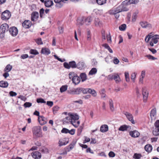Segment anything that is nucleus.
<instances>
[{
  "label": "nucleus",
  "mask_w": 159,
  "mask_h": 159,
  "mask_svg": "<svg viewBox=\"0 0 159 159\" xmlns=\"http://www.w3.org/2000/svg\"><path fill=\"white\" fill-rule=\"evenodd\" d=\"M159 39V35L156 34L153 35L152 33H151L146 36L145 40L146 43H148L151 40L150 42V44L152 47L154 46V43L156 44L158 42V40Z\"/></svg>",
  "instance_id": "1"
},
{
  "label": "nucleus",
  "mask_w": 159,
  "mask_h": 159,
  "mask_svg": "<svg viewBox=\"0 0 159 159\" xmlns=\"http://www.w3.org/2000/svg\"><path fill=\"white\" fill-rule=\"evenodd\" d=\"M68 116H70L71 124L75 127H77L79 125L80 122L78 120L79 116L76 114L69 113Z\"/></svg>",
  "instance_id": "2"
},
{
  "label": "nucleus",
  "mask_w": 159,
  "mask_h": 159,
  "mask_svg": "<svg viewBox=\"0 0 159 159\" xmlns=\"http://www.w3.org/2000/svg\"><path fill=\"white\" fill-rule=\"evenodd\" d=\"M128 10V8L125 6L122 5H120L116 8L113 9L110 11L109 13L110 14H115L121 11H127Z\"/></svg>",
  "instance_id": "3"
},
{
  "label": "nucleus",
  "mask_w": 159,
  "mask_h": 159,
  "mask_svg": "<svg viewBox=\"0 0 159 159\" xmlns=\"http://www.w3.org/2000/svg\"><path fill=\"white\" fill-rule=\"evenodd\" d=\"M33 136L36 138L42 137V134L41 128L39 126L34 127L32 128Z\"/></svg>",
  "instance_id": "4"
},
{
  "label": "nucleus",
  "mask_w": 159,
  "mask_h": 159,
  "mask_svg": "<svg viewBox=\"0 0 159 159\" xmlns=\"http://www.w3.org/2000/svg\"><path fill=\"white\" fill-rule=\"evenodd\" d=\"M77 21L78 24L79 25H82L85 22L86 25H90L92 19L91 17L89 16L86 18H84V17H82L80 19H77Z\"/></svg>",
  "instance_id": "5"
},
{
  "label": "nucleus",
  "mask_w": 159,
  "mask_h": 159,
  "mask_svg": "<svg viewBox=\"0 0 159 159\" xmlns=\"http://www.w3.org/2000/svg\"><path fill=\"white\" fill-rule=\"evenodd\" d=\"M64 67L68 69H69L70 68H75L77 67V65L76 62L75 61H70L69 63L65 62L63 63Z\"/></svg>",
  "instance_id": "6"
},
{
  "label": "nucleus",
  "mask_w": 159,
  "mask_h": 159,
  "mask_svg": "<svg viewBox=\"0 0 159 159\" xmlns=\"http://www.w3.org/2000/svg\"><path fill=\"white\" fill-rule=\"evenodd\" d=\"M11 16V14L8 10H6L3 12L1 15V19L3 20H7Z\"/></svg>",
  "instance_id": "7"
},
{
  "label": "nucleus",
  "mask_w": 159,
  "mask_h": 159,
  "mask_svg": "<svg viewBox=\"0 0 159 159\" xmlns=\"http://www.w3.org/2000/svg\"><path fill=\"white\" fill-rule=\"evenodd\" d=\"M124 114L126 116L128 120L129 121H130L132 124H135V121L134 119L133 116L131 114L125 111L124 112Z\"/></svg>",
  "instance_id": "8"
},
{
  "label": "nucleus",
  "mask_w": 159,
  "mask_h": 159,
  "mask_svg": "<svg viewBox=\"0 0 159 159\" xmlns=\"http://www.w3.org/2000/svg\"><path fill=\"white\" fill-rule=\"evenodd\" d=\"M9 31L10 34L12 36H16L18 33V30L17 28L14 26L11 27L9 29Z\"/></svg>",
  "instance_id": "9"
},
{
  "label": "nucleus",
  "mask_w": 159,
  "mask_h": 159,
  "mask_svg": "<svg viewBox=\"0 0 159 159\" xmlns=\"http://www.w3.org/2000/svg\"><path fill=\"white\" fill-rule=\"evenodd\" d=\"M31 19L32 21L35 22L37 21L39 18V13L37 11L33 12L31 15Z\"/></svg>",
  "instance_id": "10"
},
{
  "label": "nucleus",
  "mask_w": 159,
  "mask_h": 159,
  "mask_svg": "<svg viewBox=\"0 0 159 159\" xmlns=\"http://www.w3.org/2000/svg\"><path fill=\"white\" fill-rule=\"evenodd\" d=\"M9 25L6 23L2 24L0 26V32L6 33L9 30Z\"/></svg>",
  "instance_id": "11"
},
{
  "label": "nucleus",
  "mask_w": 159,
  "mask_h": 159,
  "mask_svg": "<svg viewBox=\"0 0 159 159\" xmlns=\"http://www.w3.org/2000/svg\"><path fill=\"white\" fill-rule=\"evenodd\" d=\"M142 94L143 97V101L144 102H147L148 96V92L145 88L142 89Z\"/></svg>",
  "instance_id": "12"
},
{
  "label": "nucleus",
  "mask_w": 159,
  "mask_h": 159,
  "mask_svg": "<svg viewBox=\"0 0 159 159\" xmlns=\"http://www.w3.org/2000/svg\"><path fill=\"white\" fill-rule=\"evenodd\" d=\"M31 155L34 159H40L41 157V153L37 151L33 152L31 153Z\"/></svg>",
  "instance_id": "13"
},
{
  "label": "nucleus",
  "mask_w": 159,
  "mask_h": 159,
  "mask_svg": "<svg viewBox=\"0 0 159 159\" xmlns=\"http://www.w3.org/2000/svg\"><path fill=\"white\" fill-rule=\"evenodd\" d=\"M150 116L152 121L155 120L156 118V109L155 108L152 109L150 113Z\"/></svg>",
  "instance_id": "14"
},
{
  "label": "nucleus",
  "mask_w": 159,
  "mask_h": 159,
  "mask_svg": "<svg viewBox=\"0 0 159 159\" xmlns=\"http://www.w3.org/2000/svg\"><path fill=\"white\" fill-rule=\"evenodd\" d=\"M140 24L143 28L150 29L152 28L151 25L146 21L140 22Z\"/></svg>",
  "instance_id": "15"
},
{
  "label": "nucleus",
  "mask_w": 159,
  "mask_h": 159,
  "mask_svg": "<svg viewBox=\"0 0 159 159\" xmlns=\"http://www.w3.org/2000/svg\"><path fill=\"white\" fill-rule=\"evenodd\" d=\"M31 22L29 20H26L22 23V25L23 27L25 29H27L30 28L31 25Z\"/></svg>",
  "instance_id": "16"
},
{
  "label": "nucleus",
  "mask_w": 159,
  "mask_h": 159,
  "mask_svg": "<svg viewBox=\"0 0 159 159\" xmlns=\"http://www.w3.org/2000/svg\"><path fill=\"white\" fill-rule=\"evenodd\" d=\"M38 120L41 125H44L47 123L46 118L43 116H39Z\"/></svg>",
  "instance_id": "17"
},
{
  "label": "nucleus",
  "mask_w": 159,
  "mask_h": 159,
  "mask_svg": "<svg viewBox=\"0 0 159 159\" xmlns=\"http://www.w3.org/2000/svg\"><path fill=\"white\" fill-rule=\"evenodd\" d=\"M130 135L132 137L137 138L140 135L139 132L136 130L131 131L129 132Z\"/></svg>",
  "instance_id": "18"
},
{
  "label": "nucleus",
  "mask_w": 159,
  "mask_h": 159,
  "mask_svg": "<svg viewBox=\"0 0 159 159\" xmlns=\"http://www.w3.org/2000/svg\"><path fill=\"white\" fill-rule=\"evenodd\" d=\"M72 81L73 83L75 85L78 84L81 81L80 78L77 75H76L72 79Z\"/></svg>",
  "instance_id": "19"
},
{
  "label": "nucleus",
  "mask_w": 159,
  "mask_h": 159,
  "mask_svg": "<svg viewBox=\"0 0 159 159\" xmlns=\"http://www.w3.org/2000/svg\"><path fill=\"white\" fill-rule=\"evenodd\" d=\"M80 88H78L70 90V93L72 94H79L80 93Z\"/></svg>",
  "instance_id": "20"
},
{
  "label": "nucleus",
  "mask_w": 159,
  "mask_h": 159,
  "mask_svg": "<svg viewBox=\"0 0 159 159\" xmlns=\"http://www.w3.org/2000/svg\"><path fill=\"white\" fill-rule=\"evenodd\" d=\"M77 65V68L82 70L84 69L85 67V64L84 62L80 61L78 62Z\"/></svg>",
  "instance_id": "21"
},
{
  "label": "nucleus",
  "mask_w": 159,
  "mask_h": 159,
  "mask_svg": "<svg viewBox=\"0 0 159 159\" xmlns=\"http://www.w3.org/2000/svg\"><path fill=\"white\" fill-rule=\"evenodd\" d=\"M41 53L45 55H48L51 52L48 48H43L41 49Z\"/></svg>",
  "instance_id": "22"
},
{
  "label": "nucleus",
  "mask_w": 159,
  "mask_h": 159,
  "mask_svg": "<svg viewBox=\"0 0 159 159\" xmlns=\"http://www.w3.org/2000/svg\"><path fill=\"white\" fill-rule=\"evenodd\" d=\"M54 2L56 3V7L58 8H60L62 7L63 5L62 3V0H54Z\"/></svg>",
  "instance_id": "23"
},
{
  "label": "nucleus",
  "mask_w": 159,
  "mask_h": 159,
  "mask_svg": "<svg viewBox=\"0 0 159 159\" xmlns=\"http://www.w3.org/2000/svg\"><path fill=\"white\" fill-rule=\"evenodd\" d=\"M53 4L52 1L51 0H45L44 1L45 6L48 7H51Z\"/></svg>",
  "instance_id": "24"
},
{
  "label": "nucleus",
  "mask_w": 159,
  "mask_h": 159,
  "mask_svg": "<svg viewBox=\"0 0 159 159\" xmlns=\"http://www.w3.org/2000/svg\"><path fill=\"white\" fill-rule=\"evenodd\" d=\"M70 118V116H68L66 117L62 120L63 123L65 124L69 123H71V120Z\"/></svg>",
  "instance_id": "25"
},
{
  "label": "nucleus",
  "mask_w": 159,
  "mask_h": 159,
  "mask_svg": "<svg viewBox=\"0 0 159 159\" xmlns=\"http://www.w3.org/2000/svg\"><path fill=\"white\" fill-rule=\"evenodd\" d=\"M108 130V127L107 125H102L100 127V131L102 132H105L107 131Z\"/></svg>",
  "instance_id": "26"
},
{
  "label": "nucleus",
  "mask_w": 159,
  "mask_h": 159,
  "mask_svg": "<svg viewBox=\"0 0 159 159\" xmlns=\"http://www.w3.org/2000/svg\"><path fill=\"white\" fill-rule=\"evenodd\" d=\"M138 1L135 0H126L123 3H126L127 5H129L132 4H136L138 3Z\"/></svg>",
  "instance_id": "27"
},
{
  "label": "nucleus",
  "mask_w": 159,
  "mask_h": 159,
  "mask_svg": "<svg viewBox=\"0 0 159 159\" xmlns=\"http://www.w3.org/2000/svg\"><path fill=\"white\" fill-rule=\"evenodd\" d=\"M8 86V84L7 82L4 81H0V87L2 88H7Z\"/></svg>",
  "instance_id": "28"
},
{
  "label": "nucleus",
  "mask_w": 159,
  "mask_h": 159,
  "mask_svg": "<svg viewBox=\"0 0 159 159\" xmlns=\"http://www.w3.org/2000/svg\"><path fill=\"white\" fill-rule=\"evenodd\" d=\"M80 79H81V81L83 82L85 81L87 79V76L86 74L85 73H81L80 75Z\"/></svg>",
  "instance_id": "29"
},
{
  "label": "nucleus",
  "mask_w": 159,
  "mask_h": 159,
  "mask_svg": "<svg viewBox=\"0 0 159 159\" xmlns=\"http://www.w3.org/2000/svg\"><path fill=\"white\" fill-rule=\"evenodd\" d=\"M116 81V83H118L121 80L119 75L117 73H114L113 79Z\"/></svg>",
  "instance_id": "30"
},
{
  "label": "nucleus",
  "mask_w": 159,
  "mask_h": 159,
  "mask_svg": "<svg viewBox=\"0 0 159 159\" xmlns=\"http://www.w3.org/2000/svg\"><path fill=\"white\" fill-rule=\"evenodd\" d=\"M145 150L148 152H150L152 149V147L150 144L146 145L144 147Z\"/></svg>",
  "instance_id": "31"
},
{
  "label": "nucleus",
  "mask_w": 159,
  "mask_h": 159,
  "mask_svg": "<svg viewBox=\"0 0 159 159\" xmlns=\"http://www.w3.org/2000/svg\"><path fill=\"white\" fill-rule=\"evenodd\" d=\"M94 24L96 26H101L102 23L98 18H96L95 20Z\"/></svg>",
  "instance_id": "32"
},
{
  "label": "nucleus",
  "mask_w": 159,
  "mask_h": 159,
  "mask_svg": "<svg viewBox=\"0 0 159 159\" xmlns=\"http://www.w3.org/2000/svg\"><path fill=\"white\" fill-rule=\"evenodd\" d=\"M153 134L155 136L159 135V128H155L152 131Z\"/></svg>",
  "instance_id": "33"
},
{
  "label": "nucleus",
  "mask_w": 159,
  "mask_h": 159,
  "mask_svg": "<svg viewBox=\"0 0 159 159\" xmlns=\"http://www.w3.org/2000/svg\"><path fill=\"white\" fill-rule=\"evenodd\" d=\"M68 143V141L65 142L64 140L60 139L58 142L59 146L61 147L63 145H65L67 144Z\"/></svg>",
  "instance_id": "34"
},
{
  "label": "nucleus",
  "mask_w": 159,
  "mask_h": 159,
  "mask_svg": "<svg viewBox=\"0 0 159 159\" xmlns=\"http://www.w3.org/2000/svg\"><path fill=\"white\" fill-rule=\"evenodd\" d=\"M97 72V69L95 68H92L89 72V75H92L96 73Z\"/></svg>",
  "instance_id": "35"
},
{
  "label": "nucleus",
  "mask_w": 159,
  "mask_h": 159,
  "mask_svg": "<svg viewBox=\"0 0 159 159\" xmlns=\"http://www.w3.org/2000/svg\"><path fill=\"white\" fill-rule=\"evenodd\" d=\"M77 74L74 72H71L69 74V78L72 79Z\"/></svg>",
  "instance_id": "36"
},
{
  "label": "nucleus",
  "mask_w": 159,
  "mask_h": 159,
  "mask_svg": "<svg viewBox=\"0 0 159 159\" xmlns=\"http://www.w3.org/2000/svg\"><path fill=\"white\" fill-rule=\"evenodd\" d=\"M110 104V109L111 111H113L114 110V108L113 106V102L111 99H110L109 101Z\"/></svg>",
  "instance_id": "37"
},
{
  "label": "nucleus",
  "mask_w": 159,
  "mask_h": 159,
  "mask_svg": "<svg viewBox=\"0 0 159 159\" xmlns=\"http://www.w3.org/2000/svg\"><path fill=\"white\" fill-rule=\"evenodd\" d=\"M12 68V66L10 64L7 65L5 68L4 71L5 72H9L10 71Z\"/></svg>",
  "instance_id": "38"
},
{
  "label": "nucleus",
  "mask_w": 159,
  "mask_h": 159,
  "mask_svg": "<svg viewBox=\"0 0 159 159\" xmlns=\"http://www.w3.org/2000/svg\"><path fill=\"white\" fill-rule=\"evenodd\" d=\"M90 89H84L80 88V93L82 92L84 94L89 93Z\"/></svg>",
  "instance_id": "39"
},
{
  "label": "nucleus",
  "mask_w": 159,
  "mask_h": 159,
  "mask_svg": "<svg viewBox=\"0 0 159 159\" xmlns=\"http://www.w3.org/2000/svg\"><path fill=\"white\" fill-rule=\"evenodd\" d=\"M128 128V126L127 125H124L121 126L119 129V130L120 131H124L127 129Z\"/></svg>",
  "instance_id": "40"
},
{
  "label": "nucleus",
  "mask_w": 159,
  "mask_h": 159,
  "mask_svg": "<svg viewBox=\"0 0 159 159\" xmlns=\"http://www.w3.org/2000/svg\"><path fill=\"white\" fill-rule=\"evenodd\" d=\"M133 158L135 159H140L142 157V155L140 153H135L133 156Z\"/></svg>",
  "instance_id": "41"
},
{
  "label": "nucleus",
  "mask_w": 159,
  "mask_h": 159,
  "mask_svg": "<svg viewBox=\"0 0 159 159\" xmlns=\"http://www.w3.org/2000/svg\"><path fill=\"white\" fill-rule=\"evenodd\" d=\"M101 97L102 98H104L106 97V95L105 94V91L104 89H102L100 92Z\"/></svg>",
  "instance_id": "42"
},
{
  "label": "nucleus",
  "mask_w": 159,
  "mask_h": 159,
  "mask_svg": "<svg viewBox=\"0 0 159 159\" xmlns=\"http://www.w3.org/2000/svg\"><path fill=\"white\" fill-rule=\"evenodd\" d=\"M89 93L91 94L93 97H96L97 95V93L94 89H90Z\"/></svg>",
  "instance_id": "43"
},
{
  "label": "nucleus",
  "mask_w": 159,
  "mask_h": 159,
  "mask_svg": "<svg viewBox=\"0 0 159 159\" xmlns=\"http://www.w3.org/2000/svg\"><path fill=\"white\" fill-rule=\"evenodd\" d=\"M67 89V86L66 85H63L60 88V91L61 93H63Z\"/></svg>",
  "instance_id": "44"
},
{
  "label": "nucleus",
  "mask_w": 159,
  "mask_h": 159,
  "mask_svg": "<svg viewBox=\"0 0 159 159\" xmlns=\"http://www.w3.org/2000/svg\"><path fill=\"white\" fill-rule=\"evenodd\" d=\"M30 53L34 55H38L39 54L38 52L36 49H31L30 51Z\"/></svg>",
  "instance_id": "45"
},
{
  "label": "nucleus",
  "mask_w": 159,
  "mask_h": 159,
  "mask_svg": "<svg viewBox=\"0 0 159 159\" xmlns=\"http://www.w3.org/2000/svg\"><path fill=\"white\" fill-rule=\"evenodd\" d=\"M125 76L126 81L129 82V73L127 72H125Z\"/></svg>",
  "instance_id": "46"
},
{
  "label": "nucleus",
  "mask_w": 159,
  "mask_h": 159,
  "mask_svg": "<svg viewBox=\"0 0 159 159\" xmlns=\"http://www.w3.org/2000/svg\"><path fill=\"white\" fill-rule=\"evenodd\" d=\"M106 0H96L97 3L100 5H102L106 3Z\"/></svg>",
  "instance_id": "47"
},
{
  "label": "nucleus",
  "mask_w": 159,
  "mask_h": 159,
  "mask_svg": "<svg viewBox=\"0 0 159 159\" xmlns=\"http://www.w3.org/2000/svg\"><path fill=\"white\" fill-rule=\"evenodd\" d=\"M145 57L148 58L150 60H154L157 59V58L155 57H153V56L150 55H146L145 56Z\"/></svg>",
  "instance_id": "48"
},
{
  "label": "nucleus",
  "mask_w": 159,
  "mask_h": 159,
  "mask_svg": "<svg viewBox=\"0 0 159 159\" xmlns=\"http://www.w3.org/2000/svg\"><path fill=\"white\" fill-rule=\"evenodd\" d=\"M75 142H73L72 143H71L69 145V146H68V148H69V150H68V151H69L74 148L75 145Z\"/></svg>",
  "instance_id": "49"
},
{
  "label": "nucleus",
  "mask_w": 159,
  "mask_h": 159,
  "mask_svg": "<svg viewBox=\"0 0 159 159\" xmlns=\"http://www.w3.org/2000/svg\"><path fill=\"white\" fill-rule=\"evenodd\" d=\"M44 12V10L43 8H42L40 9L39 11V14L40 18H42L43 17V15Z\"/></svg>",
  "instance_id": "50"
},
{
  "label": "nucleus",
  "mask_w": 159,
  "mask_h": 159,
  "mask_svg": "<svg viewBox=\"0 0 159 159\" xmlns=\"http://www.w3.org/2000/svg\"><path fill=\"white\" fill-rule=\"evenodd\" d=\"M137 74L135 72L132 73L131 75V78L132 81L134 82L135 79L136 77Z\"/></svg>",
  "instance_id": "51"
},
{
  "label": "nucleus",
  "mask_w": 159,
  "mask_h": 159,
  "mask_svg": "<svg viewBox=\"0 0 159 159\" xmlns=\"http://www.w3.org/2000/svg\"><path fill=\"white\" fill-rule=\"evenodd\" d=\"M107 39L109 43H111V36L110 32H109V34L107 35Z\"/></svg>",
  "instance_id": "52"
},
{
  "label": "nucleus",
  "mask_w": 159,
  "mask_h": 159,
  "mask_svg": "<svg viewBox=\"0 0 159 159\" xmlns=\"http://www.w3.org/2000/svg\"><path fill=\"white\" fill-rule=\"evenodd\" d=\"M126 27L125 24H122L119 27V29L121 31H124L125 30Z\"/></svg>",
  "instance_id": "53"
},
{
  "label": "nucleus",
  "mask_w": 159,
  "mask_h": 159,
  "mask_svg": "<svg viewBox=\"0 0 159 159\" xmlns=\"http://www.w3.org/2000/svg\"><path fill=\"white\" fill-rule=\"evenodd\" d=\"M87 39L88 41H90L91 39L90 32L89 30H87Z\"/></svg>",
  "instance_id": "54"
},
{
  "label": "nucleus",
  "mask_w": 159,
  "mask_h": 159,
  "mask_svg": "<svg viewBox=\"0 0 159 159\" xmlns=\"http://www.w3.org/2000/svg\"><path fill=\"white\" fill-rule=\"evenodd\" d=\"M59 107L58 106H56L53 108V112L54 114L57 113V111L58 110Z\"/></svg>",
  "instance_id": "55"
},
{
  "label": "nucleus",
  "mask_w": 159,
  "mask_h": 159,
  "mask_svg": "<svg viewBox=\"0 0 159 159\" xmlns=\"http://www.w3.org/2000/svg\"><path fill=\"white\" fill-rule=\"evenodd\" d=\"M37 102L38 103H46V102L43 98H38L37 99Z\"/></svg>",
  "instance_id": "56"
},
{
  "label": "nucleus",
  "mask_w": 159,
  "mask_h": 159,
  "mask_svg": "<svg viewBox=\"0 0 159 159\" xmlns=\"http://www.w3.org/2000/svg\"><path fill=\"white\" fill-rule=\"evenodd\" d=\"M32 104L29 102H26L24 104V106L25 107H29L32 106Z\"/></svg>",
  "instance_id": "57"
},
{
  "label": "nucleus",
  "mask_w": 159,
  "mask_h": 159,
  "mask_svg": "<svg viewBox=\"0 0 159 159\" xmlns=\"http://www.w3.org/2000/svg\"><path fill=\"white\" fill-rule=\"evenodd\" d=\"M102 38L103 40L106 39V36L105 34V31L104 30H102L101 31Z\"/></svg>",
  "instance_id": "58"
},
{
  "label": "nucleus",
  "mask_w": 159,
  "mask_h": 159,
  "mask_svg": "<svg viewBox=\"0 0 159 159\" xmlns=\"http://www.w3.org/2000/svg\"><path fill=\"white\" fill-rule=\"evenodd\" d=\"M36 42L37 44H38V45H41L43 44L41 39L40 38L37 39L36 41Z\"/></svg>",
  "instance_id": "59"
},
{
  "label": "nucleus",
  "mask_w": 159,
  "mask_h": 159,
  "mask_svg": "<svg viewBox=\"0 0 159 159\" xmlns=\"http://www.w3.org/2000/svg\"><path fill=\"white\" fill-rule=\"evenodd\" d=\"M54 57H55V58L57 59L59 61L61 62H63V61H65V60L64 59H61L60 58L58 57L57 55H54Z\"/></svg>",
  "instance_id": "60"
},
{
  "label": "nucleus",
  "mask_w": 159,
  "mask_h": 159,
  "mask_svg": "<svg viewBox=\"0 0 159 159\" xmlns=\"http://www.w3.org/2000/svg\"><path fill=\"white\" fill-rule=\"evenodd\" d=\"M69 130L66 128H64L62 129L61 130L62 133L67 134L68 133Z\"/></svg>",
  "instance_id": "61"
},
{
  "label": "nucleus",
  "mask_w": 159,
  "mask_h": 159,
  "mask_svg": "<svg viewBox=\"0 0 159 159\" xmlns=\"http://www.w3.org/2000/svg\"><path fill=\"white\" fill-rule=\"evenodd\" d=\"M137 16L136 14L135 13H134L133 14L132 16V22H134L135 21L136 19L137 18Z\"/></svg>",
  "instance_id": "62"
},
{
  "label": "nucleus",
  "mask_w": 159,
  "mask_h": 159,
  "mask_svg": "<svg viewBox=\"0 0 159 159\" xmlns=\"http://www.w3.org/2000/svg\"><path fill=\"white\" fill-rule=\"evenodd\" d=\"M114 76V73L108 75L107 77V79L109 80H112L113 79Z\"/></svg>",
  "instance_id": "63"
},
{
  "label": "nucleus",
  "mask_w": 159,
  "mask_h": 159,
  "mask_svg": "<svg viewBox=\"0 0 159 159\" xmlns=\"http://www.w3.org/2000/svg\"><path fill=\"white\" fill-rule=\"evenodd\" d=\"M155 128H159V120H157L154 123Z\"/></svg>",
  "instance_id": "64"
}]
</instances>
